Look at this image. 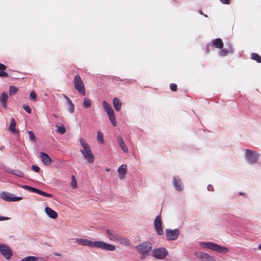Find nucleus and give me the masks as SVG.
Instances as JSON below:
<instances>
[{
  "mask_svg": "<svg viewBox=\"0 0 261 261\" xmlns=\"http://www.w3.org/2000/svg\"><path fill=\"white\" fill-rule=\"evenodd\" d=\"M41 258H39L36 256H29L25 257L21 259L22 261H38V260H41Z\"/></svg>",
  "mask_w": 261,
  "mask_h": 261,
  "instance_id": "nucleus-26",
  "label": "nucleus"
},
{
  "mask_svg": "<svg viewBox=\"0 0 261 261\" xmlns=\"http://www.w3.org/2000/svg\"><path fill=\"white\" fill-rule=\"evenodd\" d=\"M233 49L230 47L229 49L227 50L226 48L222 49L219 51V56L221 57H224L227 56L229 53H232Z\"/></svg>",
  "mask_w": 261,
  "mask_h": 261,
  "instance_id": "nucleus-24",
  "label": "nucleus"
},
{
  "mask_svg": "<svg viewBox=\"0 0 261 261\" xmlns=\"http://www.w3.org/2000/svg\"><path fill=\"white\" fill-rule=\"evenodd\" d=\"M8 73L4 71H1L0 70V77H8Z\"/></svg>",
  "mask_w": 261,
  "mask_h": 261,
  "instance_id": "nucleus-43",
  "label": "nucleus"
},
{
  "mask_svg": "<svg viewBox=\"0 0 261 261\" xmlns=\"http://www.w3.org/2000/svg\"><path fill=\"white\" fill-rule=\"evenodd\" d=\"M113 106L115 109L117 111H119L121 110L122 103L119 99L118 98H114L113 100Z\"/></svg>",
  "mask_w": 261,
  "mask_h": 261,
  "instance_id": "nucleus-20",
  "label": "nucleus"
},
{
  "mask_svg": "<svg viewBox=\"0 0 261 261\" xmlns=\"http://www.w3.org/2000/svg\"><path fill=\"white\" fill-rule=\"evenodd\" d=\"M179 234V232L177 229H167L166 230V235L167 239L169 240L174 241L176 240L178 238Z\"/></svg>",
  "mask_w": 261,
  "mask_h": 261,
  "instance_id": "nucleus-9",
  "label": "nucleus"
},
{
  "mask_svg": "<svg viewBox=\"0 0 261 261\" xmlns=\"http://www.w3.org/2000/svg\"><path fill=\"white\" fill-rule=\"evenodd\" d=\"M240 195H245V193H242V192H240Z\"/></svg>",
  "mask_w": 261,
  "mask_h": 261,
  "instance_id": "nucleus-55",
  "label": "nucleus"
},
{
  "mask_svg": "<svg viewBox=\"0 0 261 261\" xmlns=\"http://www.w3.org/2000/svg\"><path fill=\"white\" fill-rule=\"evenodd\" d=\"M79 140H80V142H81V143L82 144V139H80Z\"/></svg>",
  "mask_w": 261,
  "mask_h": 261,
  "instance_id": "nucleus-58",
  "label": "nucleus"
},
{
  "mask_svg": "<svg viewBox=\"0 0 261 261\" xmlns=\"http://www.w3.org/2000/svg\"><path fill=\"white\" fill-rule=\"evenodd\" d=\"M46 215L50 218L56 219L58 217V214L53 210L49 207H46L44 209Z\"/></svg>",
  "mask_w": 261,
  "mask_h": 261,
  "instance_id": "nucleus-14",
  "label": "nucleus"
},
{
  "mask_svg": "<svg viewBox=\"0 0 261 261\" xmlns=\"http://www.w3.org/2000/svg\"><path fill=\"white\" fill-rule=\"evenodd\" d=\"M24 110L27 112L28 113L30 114L31 113V109L28 105H24L23 107Z\"/></svg>",
  "mask_w": 261,
  "mask_h": 261,
  "instance_id": "nucleus-40",
  "label": "nucleus"
},
{
  "mask_svg": "<svg viewBox=\"0 0 261 261\" xmlns=\"http://www.w3.org/2000/svg\"><path fill=\"white\" fill-rule=\"evenodd\" d=\"M106 170H107V171H110V169H106Z\"/></svg>",
  "mask_w": 261,
  "mask_h": 261,
  "instance_id": "nucleus-59",
  "label": "nucleus"
},
{
  "mask_svg": "<svg viewBox=\"0 0 261 261\" xmlns=\"http://www.w3.org/2000/svg\"><path fill=\"white\" fill-rule=\"evenodd\" d=\"M139 253L142 255V258H144L151 251L152 245L149 242H144L138 245L136 247Z\"/></svg>",
  "mask_w": 261,
  "mask_h": 261,
  "instance_id": "nucleus-3",
  "label": "nucleus"
},
{
  "mask_svg": "<svg viewBox=\"0 0 261 261\" xmlns=\"http://www.w3.org/2000/svg\"><path fill=\"white\" fill-rule=\"evenodd\" d=\"M71 185L73 188H76L77 187L76 181L74 176H72V181Z\"/></svg>",
  "mask_w": 261,
  "mask_h": 261,
  "instance_id": "nucleus-34",
  "label": "nucleus"
},
{
  "mask_svg": "<svg viewBox=\"0 0 261 261\" xmlns=\"http://www.w3.org/2000/svg\"><path fill=\"white\" fill-rule=\"evenodd\" d=\"M117 142L118 143V144L119 145H121V144L124 143V141H123L122 136H118L117 138Z\"/></svg>",
  "mask_w": 261,
  "mask_h": 261,
  "instance_id": "nucleus-41",
  "label": "nucleus"
},
{
  "mask_svg": "<svg viewBox=\"0 0 261 261\" xmlns=\"http://www.w3.org/2000/svg\"><path fill=\"white\" fill-rule=\"evenodd\" d=\"M230 3V0H224L223 1V3L225 4H229Z\"/></svg>",
  "mask_w": 261,
  "mask_h": 261,
  "instance_id": "nucleus-50",
  "label": "nucleus"
},
{
  "mask_svg": "<svg viewBox=\"0 0 261 261\" xmlns=\"http://www.w3.org/2000/svg\"><path fill=\"white\" fill-rule=\"evenodd\" d=\"M63 96L67 100V103L68 106H69L70 104L72 103L71 100L64 94H63Z\"/></svg>",
  "mask_w": 261,
  "mask_h": 261,
  "instance_id": "nucleus-44",
  "label": "nucleus"
},
{
  "mask_svg": "<svg viewBox=\"0 0 261 261\" xmlns=\"http://www.w3.org/2000/svg\"><path fill=\"white\" fill-rule=\"evenodd\" d=\"M20 261H22V260H20Z\"/></svg>",
  "mask_w": 261,
  "mask_h": 261,
  "instance_id": "nucleus-60",
  "label": "nucleus"
},
{
  "mask_svg": "<svg viewBox=\"0 0 261 261\" xmlns=\"http://www.w3.org/2000/svg\"><path fill=\"white\" fill-rule=\"evenodd\" d=\"M97 140L98 141L101 142H103L104 141V140H103V134L102 133H100V132H98L97 133Z\"/></svg>",
  "mask_w": 261,
  "mask_h": 261,
  "instance_id": "nucleus-32",
  "label": "nucleus"
},
{
  "mask_svg": "<svg viewBox=\"0 0 261 261\" xmlns=\"http://www.w3.org/2000/svg\"><path fill=\"white\" fill-rule=\"evenodd\" d=\"M199 257L200 258H208V257H209V255L205 253L200 252H199Z\"/></svg>",
  "mask_w": 261,
  "mask_h": 261,
  "instance_id": "nucleus-37",
  "label": "nucleus"
},
{
  "mask_svg": "<svg viewBox=\"0 0 261 261\" xmlns=\"http://www.w3.org/2000/svg\"><path fill=\"white\" fill-rule=\"evenodd\" d=\"M74 104L72 103L71 104H70L69 106V108H68V110H69V111L72 113L73 112V111H74Z\"/></svg>",
  "mask_w": 261,
  "mask_h": 261,
  "instance_id": "nucleus-42",
  "label": "nucleus"
},
{
  "mask_svg": "<svg viewBox=\"0 0 261 261\" xmlns=\"http://www.w3.org/2000/svg\"><path fill=\"white\" fill-rule=\"evenodd\" d=\"M85 95V90L84 85L83 84V95Z\"/></svg>",
  "mask_w": 261,
  "mask_h": 261,
  "instance_id": "nucleus-51",
  "label": "nucleus"
},
{
  "mask_svg": "<svg viewBox=\"0 0 261 261\" xmlns=\"http://www.w3.org/2000/svg\"><path fill=\"white\" fill-rule=\"evenodd\" d=\"M99 242V241H94L93 242L90 240L85 239H83V246H88L91 247H96L98 248V244L97 243Z\"/></svg>",
  "mask_w": 261,
  "mask_h": 261,
  "instance_id": "nucleus-15",
  "label": "nucleus"
},
{
  "mask_svg": "<svg viewBox=\"0 0 261 261\" xmlns=\"http://www.w3.org/2000/svg\"><path fill=\"white\" fill-rule=\"evenodd\" d=\"M210 46V45H208L207 46V48H206V53H210V48H209Z\"/></svg>",
  "mask_w": 261,
  "mask_h": 261,
  "instance_id": "nucleus-52",
  "label": "nucleus"
},
{
  "mask_svg": "<svg viewBox=\"0 0 261 261\" xmlns=\"http://www.w3.org/2000/svg\"><path fill=\"white\" fill-rule=\"evenodd\" d=\"M40 156L42 163L45 165H49L51 163V160L49 155L46 153L41 152L40 153Z\"/></svg>",
  "mask_w": 261,
  "mask_h": 261,
  "instance_id": "nucleus-13",
  "label": "nucleus"
},
{
  "mask_svg": "<svg viewBox=\"0 0 261 261\" xmlns=\"http://www.w3.org/2000/svg\"><path fill=\"white\" fill-rule=\"evenodd\" d=\"M251 59L256 61L257 63H261V57L256 53H252L251 55Z\"/></svg>",
  "mask_w": 261,
  "mask_h": 261,
  "instance_id": "nucleus-27",
  "label": "nucleus"
},
{
  "mask_svg": "<svg viewBox=\"0 0 261 261\" xmlns=\"http://www.w3.org/2000/svg\"><path fill=\"white\" fill-rule=\"evenodd\" d=\"M154 229L158 235L163 234V230L162 225L161 216L158 215L154 221Z\"/></svg>",
  "mask_w": 261,
  "mask_h": 261,
  "instance_id": "nucleus-8",
  "label": "nucleus"
},
{
  "mask_svg": "<svg viewBox=\"0 0 261 261\" xmlns=\"http://www.w3.org/2000/svg\"><path fill=\"white\" fill-rule=\"evenodd\" d=\"M108 116H109V118L110 119V120L111 121L112 125L114 126H116L117 125V122H116V118H115V114H114V112L111 113H110V114H108Z\"/></svg>",
  "mask_w": 261,
  "mask_h": 261,
  "instance_id": "nucleus-25",
  "label": "nucleus"
},
{
  "mask_svg": "<svg viewBox=\"0 0 261 261\" xmlns=\"http://www.w3.org/2000/svg\"><path fill=\"white\" fill-rule=\"evenodd\" d=\"M30 99L32 100L35 101L36 99V94L34 91H32L30 93Z\"/></svg>",
  "mask_w": 261,
  "mask_h": 261,
  "instance_id": "nucleus-33",
  "label": "nucleus"
},
{
  "mask_svg": "<svg viewBox=\"0 0 261 261\" xmlns=\"http://www.w3.org/2000/svg\"><path fill=\"white\" fill-rule=\"evenodd\" d=\"M102 105L105 109V111L108 114L114 112L112 107L107 101H103Z\"/></svg>",
  "mask_w": 261,
  "mask_h": 261,
  "instance_id": "nucleus-23",
  "label": "nucleus"
},
{
  "mask_svg": "<svg viewBox=\"0 0 261 261\" xmlns=\"http://www.w3.org/2000/svg\"><path fill=\"white\" fill-rule=\"evenodd\" d=\"M92 101L90 98H85L84 99L83 105L86 108H89L91 106Z\"/></svg>",
  "mask_w": 261,
  "mask_h": 261,
  "instance_id": "nucleus-28",
  "label": "nucleus"
},
{
  "mask_svg": "<svg viewBox=\"0 0 261 261\" xmlns=\"http://www.w3.org/2000/svg\"><path fill=\"white\" fill-rule=\"evenodd\" d=\"M200 245L203 247L216 251L219 253H225L228 251L227 248L220 246L215 243L201 242Z\"/></svg>",
  "mask_w": 261,
  "mask_h": 261,
  "instance_id": "nucleus-2",
  "label": "nucleus"
},
{
  "mask_svg": "<svg viewBox=\"0 0 261 261\" xmlns=\"http://www.w3.org/2000/svg\"><path fill=\"white\" fill-rule=\"evenodd\" d=\"M77 241L78 243H79L80 244L82 243V239H77Z\"/></svg>",
  "mask_w": 261,
  "mask_h": 261,
  "instance_id": "nucleus-53",
  "label": "nucleus"
},
{
  "mask_svg": "<svg viewBox=\"0 0 261 261\" xmlns=\"http://www.w3.org/2000/svg\"><path fill=\"white\" fill-rule=\"evenodd\" d=\"M168 254L165 248H159L154 249L152 252V256L159 259L164 258Z\"/></svg>",
  "mask_w": 261,
  "mask_h": 261,
  "instance_id": "nucleus-6",
  "label": "nucleus"
},
{
  "mask_svg": "<svg viewBox=\"0 0 261 261\" xmlns=\"http://www.w3.org/2000/svg\"><path fill=\"white\" fill-rule=\"evenodd\" d=\"M98 248L107 250L113 251L115 249V246L113 245L107 244L103 242L99 241L97 243Z\"/></svg>",
  "mask_w": 261,
  "mask_h": 261,
  "instance_id": "nucleus-11",
  "label": "nucleus"
},
{
  "mask_svg": "<svg viewBox=\"0 0 261 261\" xmlns=\"http://www.w3.org/2000/svg\"><path fill=\"white\" fill-rule=\"evenodd\" d=\"M14 174L18 176H19V177L23 176V173L19 170L15 171Z\"/></svg>",
  "mask_w": 261,
  "mask_h": 261,
  "instance_id": "nucleus-39",
  "label": "nucleus"
},
{
  "mask_svg": "<svg viewBox=\"0 0 261 261\" xmlns=\"http://www.w3.org/2000/svg\"><path fill=\"white\" fill-rule=\"evenodd\" d=\"M6 69V66L3 64L0 63V70H4Z\"/></svg>",
  "mask_w": 261,
  "mask_h": 261,
  "instance_id": "nucleus-49",
  "label": "nucleus"
},
{
  "mask_svg": "<svg viewBox=\"0 0 261 261\" xmlns=\"http://www.w3.org/2000/svg\"><path fill=\"white\" fill-rule=\"evenodd\" d=\"M212 43L216 48L222 49L223 47V42L220 38L215 39L213 41Z\"/></svg>",
  "mask_w": 261,
  "mask_h": 261,
  "instance_id": "nucleus-21",
  "label": "nucleus"
},
{
  "mask_svg": "<svg viewBox=\"0 0 261 261\" xmlns=\"http://www.w3.org/2000/svg\"><path fill=\"white\" fill-rule=\"evenodd\" d=\"M31 187H30V186H27V185H23L22 186V188L25 190H27L28 191H31Z\"/></svg>",
  "mask_w": 261,
  "mask_h": 261,
  "instance_id": "nucleus-47",
  "label": "nucleus"
},
{
  "mask_svg": "<svg viewBox=\"0 0 261 261\" xmlns=\"http://www.w3.org/2000/svg\"><path fill=\"white\" fill-rule=\"evenodd\" d=\"M170 88L171 91H175L177 90V85L175 84L172 83L170 85Z\"/></svg>",
  "mask_w": 261,
  "mask_h": 261,
  "instance_id": "nucleus-38",
  "label": "nucleus"
},
{
  "mask_svg": "<svg viewBox=\"0 0 261 261\" xmlns=\"http://www.w3.org/2000/svg\"><path fill=\"white\" fill-rule=\"evenodd\" d=\"M107 237L111 240L116 242L120 234L112 229H107L106 231Z\"/></svg>",
  "mask_w": 261,
  "mask_h": 261,
  "instance_id": "nucleus-10",
  "label": "nucleus"
},
{
  "mask_svg": "<svg viewBox=\"0 0 261 261\" xmlns=\"http://www.w3.org/2000/svg\"><path fill=\"white\" fill-rule=\"evenodd\" d=\"M8 99V96L6 92H3L0 97V102L4 108H6L7 101Z\"/></svg>",
  "mask_w": 261,
  "mask_h": 261,
  "instance_id": "nucleus-19",
  "label": "nucleus"
},
{
  "mask_svg": "<svg viewBox=\"0 0 261 261\" xmlns=\"http://www.w3.org/2000/svg\"><path fill=\"white\" fill-rule=\"evenodd\" d=\"M28 134L30 138V140L33 143H35L36 142V137L35 136V134L32 131H29Z\"/></svg>",
  "mask_w": 261,
  "mask_h": 261,
  "instance_id": "nucleus-30",
  "label": "nucleus"
},
{
  "mask_svg": "<svg viewBox=\"0 0 261 261\" xmlns=\"http://www.w3.org/2000/svg\"><path fill=\"white\" fill-rule=\"evenodd\" d=\"M9 219H10V218L9 217L0 216V221L8 220Z\"/></svg>",
  "mask_w": 261,
  "mask_h": 261,
  "instance_id": "nucleus-48",
  "label": "nucleus"
},
{
  "mask_svg": "<svg viewBox=\"0 0 261 261\" xmlns=\"http://www.w3.org/2000/svg\"><path fill=\"white\" fill-rule=\"evenodd\" d=\"M127 166L125 164L121 165L118 168V172L119 173V178L121 179H123L124 176L126 173Z\"/></svg>",
  "mask_w": 261,
  "mask_h": 261,
  "instance_id": "nucleus-16",
  "label": "nucleus"
},
{
  "mask_svg": "<svg viewBox=\"0 0 261 261\" xmlns=\"http://www.w3.org/2000/svg\"><path fill=\"white\" fill-rule=\"evenodd\" d=\"M258 249H261V244L258 246Z\"/></svg>",
  "mask_w": 261,
  "mask_h": 261,
  "instance_id": "nucleus-56",
  "label": "nucleus"
},
{
  "mask_svg": "<svg viewBox=\"0 0 261 261\" xmlns=\"http://www.w3.org/2000/svg\"><path fill=\"white\" fill-rule=\"evenodd\" d=\"M121 148L122 149V150L125 152H128V149L125 144V143H123L122 144H121V145H119Z\"/></svg>",
  "mask_w": 261,
  "mask_h": 261,
  "instance_id": "nucleus-36",
  "label": "nucleus"
},
{
  "mask_svg": "<svg viewBox=\"0 0 261 261\" xmlns=\"http://www.w3.org/2000/svg\"><path fill=\"white\" fill-rule=\"evenodd\" d=\"M39 195H41L45 197H51L52 195L50 194L47 193L45 192L42 191L41 190L39 191Z\"/></svg>",
  "mask_w": 261,
  "mask_h": 261,
  "instance_id": "nucleus-35",
  "label": "nucleus"
},
{
  "mask_svg": "<svg viewBox=\"0 0 261 261\" xmlns=\"http://www.w3.org/2000/svg\"><path fill=\"white\" fill-rule=\"evenodd\" d=\"M16 125V123L14 118H12L11 119L10 125H9V128H8L9 130L14 134H17L18 133V132L17 131V130L15 128Z\"/></svg>",
  "mask_w": 261,
  "mask_h": 261,
  "instance_id": "nucleus-22",
  "label": "nucleus"
},
{
  "mask_svg": "<svg viewBox=\"0 0 261 261\" xmlns=\"http://www.w3.org/2000/svg\"><path fill=\"white\" fill-rule=\"evenodd\" d=\"M246 158L251 164H255L257 162L259 154L255 151L249 149H246Z\"/></svg>",
  "mask_w": 261,
  "mask_h": 261,
  "instance_id": "nucleus-7",
  "label": "nucleus"
},
{
  "mask_svg": "<svg viewBox=\"0 0 261 261\" xmlns=\"http://www.w3.org/2000/svg\"><path fill=\"white\" fill-rule=\"evenodd\" d=\"M116 242L126 246L130 245V242L129 240L127 238H124L120 235L118 237Z\"/></svg>",
  "mask_w": 261,
  "mask_h": 261,
  "instance_id": "nucleus-17",
  "label": "nucleus"
},
{
  "mask_svg": "<svg viewBox=\"0 0 261 261\" xmlns=\"http://www.w3.org/2000/svg\"><path fill=\"white\" fill-rule=\"evenodd\" d=\"M39 191H40V190H39L38 189H36V188H35L33 187H31V192H33L34 193L39 194Z\"/></svg>",
  "mask_w": 261,
  "mask_h": 261,
  "instance_id": "nucleus-46",
  "label": "nucleus"
},
{
  "mask_svg": "<svg viewBox=\"0 0 261 261\" xmlns=\"http://www.w3.org/2000/svg\"><path fill=\"white\" fill-rule=\"evenodd\" d=\"M4 149V146H1V148H0L1 150H2Z\"/></svg>",
  "mask_w": 261,
  "mask_h": 261,
  "instance_id": "nucleus-54",
  "label": "nucleus"
},
{
  "mask_svg": "<svg viewBox=\"0 0 261 261\" xmlns=\"http://www.w3.org/2000/svg\"><path fill=\"white\" fill-rule=\"evenodd\" d=\"M1 198L6 201H17L22 199V197H16L14 194L8 192H2L0 193Z\"/></svg>",
  "mask_w": 261,
  "mask_h": 261,
  "instance_id": "nucleus-4",
  "label": "nucleus"
},
{
  "mask_svg": "<svg viewBox=\"0 0 261 261\" xmlns=\"http://www.w3.org/2000/svg\"><path fill=\"white\" fill-rule=\"evenodd\" d=\"M0 252L6 259H10L13 256V253L10 247L4 244L0 245Z\"/></svg>",
  "mask_w": 261,
  "mask_h": 261,
  "instance_id": "nucleus-5",
  "label": "nucleus"
},
{
  "mask_svg": "<svg viewBox=\"0 0 261 261\" xmlns=\"http://www.w3.org/2000/svg\"><path fill=\"white\" fill-rule=\"evenodd\" d=\"M32 169L36 172H38L40 170V168L36 165H33L32 166Z\"/></svg>",
  "mask_w": 261,
  "mask_h": 261,
  "instance_id": "nucleus-45",
  "label": "nucleus"
},
{
  "mask_svg": "<svg viewBox=\"0 0 261 261\" xmlns=\"http://www.w3.org/2000/svg\"><path fill=\"white\" fill-rule=\"evenodd\" d=\"M199 13H200V14H203L202 11L201 10H200V11H199Z\"/></svg>",
  "mask_w": 261,
  "mask_h": 261,
  "instance_id": "nucleus-57",
  "label": "nucleus"
},
{
  "mask_svg": "<svg viewBox=\"0 0 261 261\" xmlns=\"http://www.w3.org/2000/svg\"><path fill=\"white\" fill-rule=\"evenodd\" d=\"M18 88L14 86H11L9 87V94L10 95H14L18 91Z\"/></svg>",
  "mask_w": 261,
  "mask_h": 261,
  "instance_id": "nucleus-31",
  "label": "nucleus"
},
{
  "mask_svg": "<svg viewBox=\"0 0 261 261\" xmlns=\"http://www.w3.org/2000/svg\"><path fill=\"white\" fill-rule=\"evenodd\" d=\"M74 84L76 90L82 93V80L79 75H76L74 79Z\"/></svg>",
  "mask_w": 261,
  "mask_h": 261,
  "instance_id": "nucleus-12",
  "label": "nucleus"
},
{
  "mask_svg": "<svg viewBox=\"0 0 261 261\" xmlns=\"http://www.w3.org/2000/svg\"><path fill=\"white\" fill-rule=\"evenodd\" d=\"M56 127H57V132L61 134H64L66 132V128L63 125H62L61 126H59L58 124H56Z\"/></svg>",
  "mask_w": 261,
  "mask_h": 261,
  "instance_id": "nucleus-29",
  "label": "nucleus"
},
{
  "mask_svg": "<svg viewBox=\"0 0 261 261\" xmlns=\"http://www.w3.org/2000/svg\"><path fill=\"white\" fill-rule=\"evenodd\" d=\"M83 156L88 163L92 164L94 162L95 157L92 153L90 146L83 141Z\"/></svg>",
  "mask_w": 261,
  "mask_h": 261,
  "instance_id": "nucleus-1",
  "label": "nucleus"
},
{
  "mask_svg": "<svg viewBox=\"0 0 261 261\" xmlns=\"http://www.w3.org/2000/svg\"><path fill=\"white\" fill-rule=\"evenodd\" d=\"M173 185L175 189L178 191L182 190V184L180 182V180L177 177H174L173 178Z\"/></svg>",
  "mask_w": 261,
  "mask_h": 261,
  "instance_id": "nucleus-18",
  "label": "nucleus"
}]
</instances>
